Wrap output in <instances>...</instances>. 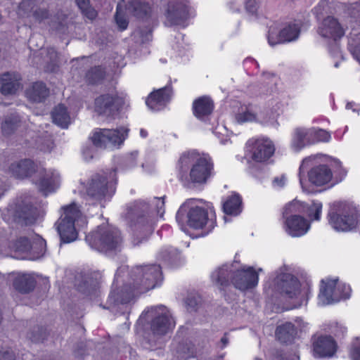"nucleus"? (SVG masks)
Wrapping results in <instances>:
<instances>
[{
  "label": "nucleus",
  "mask_w": 360,
  "mask_h": 360,
  "mask_svg": "<svg viewBox=\"0 0 360 360\" xmlns=\"http://www.w3.org/2000/svg\"><path fill=\"white\" fill-rule=\"evenodd\" d=\"M162 280L160 265L136 266L129 273V281L121 288L112 289L103 308L118 311L129 304L138 293L154 288Z\"/></svg>",
  "instance_id": "f257e3e1"
},
{
  "label": "nucleus",
  "mask_w": 360,
  "mask_h": 360,
  "mask_svg": "<svg viewBox=\"0 0 360 360\" xmlns=\"http://www.w3.org/2000/svg\"><path fill=\"white\" fill-rule=\"evenodd\" d=\"M152 213L150 206L143 200H136L127 205L123 217L132 231L134 245H139L153 233Z\"/></svg>",
  "instance_id": "f03ea898"
},
{
  "label": "nucleus",
  "mask_w": 360,
  "mask_h": 360,
  "mask_svg": "<svg viewBox=\"0 0 360 360\" xmlns=\"http://www.w3.org/2000/svg\"><path fill=\"white\" fill-rule=\"evenodd\" d=\"M276 276L269 282L266 290L268 294H280L288 299H295L297 300L296 307H300L308 300V293L309 288H304L302 294L300 290V283L298 278L288 272L285 266L281 267L275 273Z\"/></svg>",
  "instance_id": "7ed1b4c3"
},
{
  "label": "nucleus",
  "mask_w": 360,
  "mask_h": 360,
  "mask_svg": "<svg viewBox=\"0 0 360 360\" xmlns=\"http://www.w3.org/2000/svg\"><path fill=\"white\" fill-rule=\"evenodd\" d=\"M116 168L110 171L93 174L86 186V193L90 199L98 202L110 198L116 190Z\"/></svg>",
  "instance_id": "20e7f679"
},
{
  "label": "nucleus",
  "mask_w": 360,
  "mask_h": 360,
  "mask_svg": "<svg viewBox=\"0 0 360 360\" xmlns=\"http://www.w3.org/2000/svg\"><path fill=\"white\" fill-rule=\"evenodd\" d=\"M329 224L337 231H349L358 224L356 209L345 202H334L328 213Z\"/></svg>",
  "instance_id": "39448f33"
},
{
  "label": "nucleus",
  "mask_w": 360,
  "mask_h": 360,
  "mask_svg": "<svg viewBox=\"0 0 360 360\" xmlns=\"http://www.w3.org/2000/svg\"><path fill=\"white\" fill-rule=\"evenodd\" d=\"M86 241L92 248L107 252L120 250L122 237L117 229L98 226L96 231L86 236Z\"/></svg>",
  "instance_id": "423d86ee"
},
{
  "label": "nucleus",
  "mask_w": 360,
  "mask_h": 360,
  "mask_svg": "<svg viewBox=\"0 0 360 360\" xmlns=\"http://www.w3.org/2000/svg\"><path fill=\"white\" fill-rule=\"evenodd\" d=\"M176 219L181 225L184 224L186 219V223L190 227L195 229H204L202 236L207 235L215 226V222L208 218L207 210L198 206L188 211L186 205H182L176 213Z\"/></svg>",
  "instance_id": "0eeeda50"
},
{
  "label": "nucleus",
  "mask_w": 360,
  "mask_h": 360,
  "mask_svg": "<svg viewBox=\"0 0 360 360\" xmlns=\"http://www.w3.org/2000/svg\"><path fill=\"white\" fill-rule=\"evenodd\" d=\"M63 213L56 223L58 233L63 243H71L77 238L75 223L82 217V212L76 203L63 207Z\"/></svg>",
  "instance_id": "6e6552de"
},
{
  "label": "nucleus",
  "mask_w": 360,
  "mask_h": 360,
  "mask_svg": "<svg viewBox=\"0 0 360 360\" xmlns=\"http://www.w3.org/2000/svg\"><path fill=\"white\" fill-rule=\"evenodd\" d=\"M141 316L146 319L151 318L150 331L155 338L165 335L175 326L173 318L167 309L163 305L151 307L145 314L143 313Z\"/></svg>",
  "instance_id": "1a4fd4ad"
},
{
  "label": "nucleus",
  "mask_w": 360,
  "mask_h": 360,
  "mask_svg": "<svg viewBox=\"0 0 360 360\" xmlns=\"http://www.w3.org/2000/svg\"><path fill=\"white\" fill-rule=\"evenodd\" d=\"M351 288L345 283H338V279L322 280L319 294V302L322 305L330 304L349 297Z\"/></svg>",
  "instance_id": "9d476101"
},
{
  "label": "nucleus",
  "mask_w": 360,
  "mask_h": 360,
  "mask_svg": "<svg viewBox=\"0 0 360 360\" xmlns=\"http://www.w3.org/2000/svg\"><path fill=\"white\" fill-rule=\"evenodd\" d=\"M129 129L124 127L117 129H97L91 137L93 144L101 148L120 146L127 136Z\"/></svg>",
  "instance_id": "9b49d317"
},
{
  "label": "nucleus",
  "mask_w": 360,
  "mask_h": 360,
  "mask_svg": "<svg viewBox=\"0 0 360 360\" xmlns=\"http://www.w3.org/2000/svg\"><path fill=\"white\" fill-rule=\"evenodd\" d=\"M94 103L98 115L115 118L122 110L125 101L117 94H104L97 97Z\"/></svg>",
  "instance_id": "f8f14e48"
},
{
  "label": "nucleus",
  "mask_w": 360,
  "mask_h": 360,
  "mask_svg": "<svg viewBox=\"0 0 360 360\" xmlns=\"http://www.w3.org/2000/svg\"><path fill=\"white\" fill-rule=\"evenodd\" d=\"M165 24L169 26L180 25L185 27L191 17V8L187 0H169L165 11Z\"/></svg>",
  "instance_id": "ddd939ff"
},
{
  "label": "nucleus",
  "mask_w": 360,
  "mask_h": 360,
  "mask_svg": "<svg viewBox=\"0 0 360 360\" xmlns=\"http://www.w3.org/2000/svg\"><path fill=\"white\" fill-rule=\"evenodd\" d=\"M45 246V240L37 235L33 243H31L28 238L22 236L11 243L9 248L11 252L14 254V257H19L22 254L27 253L30 250L36 252L37 257H41L44 254Z\"/></svg>",
  "instance_id": "4468645a"
},
{
  "label": "nucleus",
  "mask_w": 360,
  "mask_h": 360,
  "mask_svg": "<svg viewBox=\"0 0 360 360\" xmlns=\"http://www.w3.org/2000/svg\"><path fill=\"white\" fill-rule=\"evenodd\" d=\"M236 262V270L232 276V285L241 291L255 288L258 283L259 276L252 266H238Z\"/></svg>",
  "instance_id": "2eb2a0df"
},
{
  "label": "nucleus",
  "mask_w": 360,
  "mask_h": 360,
  "mask_svg": "<svg viewBox=\"0 0 360 360\" xmlns=\"http://www.w3.org/2000/svg\"><path fill=\"white\" fill-rule=\"evenodd\" d=\"M314 356L318 358H330L337 351V345L330 335L315 334L311 337Z\"/></svg>",
  "instance_id": "dca6fc26"
},
{
  "label": "nucleus",
  "mask_w": 360,
  "mask_h": 360,
  "mask_svg": "<svg viewBox=\"0 0 360 360\" xmlns=\"http://www.w3.org/2000/svg\"><path fill=\"white\" fill-rule=\"evenodd\" d=\"M213 171V163L210 158H199L193 164L191 172L190 178L193 183L204 184L211 176Z\"/></svg>",
  "instance_id": "f3484780"
},
{
  "label": "nucleus",
  "mask_w": 360,
  "mask_h": 360,
  "mask_svg": "<svg viewBox=\"0 0 360 360\" xmlns=\"http://www.w3.org/2000/svg\"><path fill=\"white\" fill-rule=\"evenodd\" d=\"M248 143L252 146L250 150L252 159L257 162L266 161L275 151L274 144L268 139L250 140Z\"/></svg>",
  "instance_id": "a211bd4d"
},
{
  "label": "nucleus",
  "mask_w": 360,
  "mask_h": 360,
  "mask_svg": "<svg viewBox=\"0 0 360 360\" xmlns=\"http://www.w3.org/2000/svg\"><path fill=\"white\" fill-rule=\"evenodd\" d=\"M172 89L167 86L153 91L146 99V104L153 110L158 111L163 109L170 101Z\"/></svg>",
  "instance_id": "6ab92c4d"
},
{
  "label": "nucleus",
  "mask_w": 360,
  "mask_h": 360,
  "mask_svg": "<svg viewBox=\"0 0 360 360\" xmlns=\"http://www.w3.org/2000/svg\"><path fill=\"white\" fill-rule=\"evenodd\" d=\"M319 33L323 37L337 41L344 35V30L337 19L328 16L323 20L319 28Z\"/></svg>",
  "instance_id": "aec40b11"
},
{
  "label": "nucleus",
  "mask_w": 360,
  "mask_h": 360,
  "mask_svg": "<svg viewBox=\"0 0 360 360\" xmlns=\"http://www.w3.org/2000/svg\"><path fill=\"white\" fill-rule=\"evenodd\" d=\"M235 270L236 262L223 264L212 272V280L217 285L227 287L232 283V276Z\"/></svg>",
  "instance_id": "412c9836"
},
{
  "label": "nucleus",
  "mask_w": 360,
  "mask_h": 360,
  "mask_svg": "<svg viewBox=\"0 0 360 360\" xmlns=\"http://www.w3.org/2000/svg\"><path fill=\"white\" fill-rule=\"evenodd\" d=\"M40 177L37 183L40 191L45 195L48 193L54 191L58 186L59 176L57 173L51 170L41 169L38 170Z\"/></svg>",
  "instance_id": "4be33fe9"
},
{
  "label": "nucleus",
  "mask_w": 360,
  "mask_h": 360,
  "mask_svg": "<svg viewBox=\"0 0 360 360\" xmlns=\"http://www.w3.org/2000/svg\"><path fill=\"white\" fill-rule=\"evenodd\" d=\"M332 176L331 169L326 165L315 166L308 172L309 182L316 186L328 184L331 180Z\"/></svg>",
  "instance_id": "5701e85b"
},
{
  "label": "nucleus",
  "mask_w": 360,
  "mask_h": 360,
  "mask_svg": "<svg viewBox=\"0 0 360 360\" xmlns=\"http://www.w3.org/2000/svg\"><path fill=\"white\" fill-rule=\"evenodd\" d=\"M285 231L293 237H298L305 234L309 229L308 221L302 216L288 217L285 220Z\"/></svg>",
  "instance_id": "b1692460"
},
{
  "label": "nucleus",
  "mask_w": 360,
  "mask_h": 360,
  "mask_svg": "<svg viewBox=\"0 0 360 360\" xmlns=\"http://www.w3.org/2000/svg\"><path fill=\"white\" fill-rule=\"evenodd\" d=\"M21 77L16 72H6L0 76L1 92L2 94H15L20 87Z\"/></svg>",
  "instance_id": "393cba45"
},
{
  "label": "nucleus",
  "mask_w": 360,
  "mask_h": 360,
  "mask_svg": "<svg viewBox=\"0 0 360 360\" xmlns=\"http://www.w3.org/2000/svg\"><path fill=\"white\" fill-rule=\"evenodd\" d=\"M9 170L15 177L24 179L31 176L36 171V165L32 160L24 159L12 163L9 167Z\"/></svg>",
  "instance_id": "a878e982"
},
{
  "label": "nucleus",
  "mask_w": 360,
  "mask_h": 360,
  "mask_svg": "<svg viewBox=\"0 0 360 360\" xmlns=\"http://www.w3.org/2000/svg\"><path fill=\"white\" fill-rule=\"evenodd\" d=\"M75 285L77 290L83 294L91 297L98 290V282L89 274H80L76 278Z\"/></svg>",
  "instance_id": "bb28decb"
},
{
  "label": "nucleus",
  "mask_w": 360,
  "mask_h": 360,
  "mask_svg": "<svg viewBox=\"0 0 360 360\" xmlns=\"http://www.w3.org/2000/svg\"><path fill=\"white\" fill-rule=\"evenodd\" d=\"M299 34L300 27L295 24H290L279 32L276 40H272L271 35L269 34L267 37L268 42L269 45L274 46L280 43L295 40L298 38Z\"/></svg>",
  "instance_id": "cd10ccee"
},
{
  "label": "nucleus",
  "mask_w": 360,
  "mask_h": 360,
  "mask_svg": "<svg viewBox=\"0 0 360 360\" xmlns=\"http://www.w3.org/2000/svg\"><path fill=\"white\" fill-rule=\"evenodd\" d=\"M35 278L29 274H22L16 276L13 281L15 290L21 294H27L33 291L36 286Z\"/></svg>",
  "instance_id": "c85d7f7f"
},
{
  "label": "nucleus",
  "mask_w": 360,
  "mask_h": 360,
  "mask_svg": "<svg viewBox=\"0 0 360 360\" xmlns=\"http://www.w3.org/2000/svg\"><path fill=\"white\" fill-rule=\"evenodd\" d=\"M310 144H311L310 129L302 127L295 129L291 141L292 148L297 152Z\"/></svg>",
  "instance_id": "c756f323"
},
{
  "label": "nucleus",
  "mask_w": 360,
  "mask_h": 360,
  "mask_svg": "<svg viewBox=\"0 0 360 360\" xmlns=\"http://www.w3.org/2000/svg\"><path fill=\"white\" fill-rule=\"evenodd\" d=\"M193 108L198 119L205 120L212 112L214 103L210 98L203 96L194 101Z\"/></svg>",
  "instance_id": "7c9ffc66"
},
{
  "label": "nucleus",
  "mask_w": 360,
  "mask_h": 360,
  "mask_svg": "<svg viewBox=\"0 0 360 360\" xmlns=\"http://www.w3.org/2000/svg\"><path fill=\"white\" fill-rule=\"evenodd\" d=\"M26 96L32 102L44 101L49 94V90L44 83L37 82L26 89Z\"/></svg>",
  "instance_id": "2f4dec72"
},
{
  "label": "nucleus",
  "mask_w": 360,
  "mask_h": 360,
  "mask_svg": "<svg viewBox=\"0 0 360 360\" xmlns=\"http://www.w3.org/2000/svg\"><path fill=\"white\" fill-rule=\"evenodd\" d=\"M127 9L137 18L146 20L149 18L151 13L149 4L142 0H131Z\"/></svg>",
  "instance_id": "473e14b6"
},
{
  "label": "nucleus",
  "mask_w": 360,
  "mask_h": 360,
  "mask_svg": "<svg viewBox=\"0 0 360 360\" xmlns=\"http://www.w3.org/2000/svg\"><path fill=\"white\" fill-rule=\"evenodd\" d=\"M276 335L281 342L291 343L297 335V329L294 324L290 322H286L277 327Z\"/></svg>",
  "instance_id": "72a5a7b5"
},
{
  "label": "nucleus",
  "mask_w": 360,
  "mask_h": 360,
  "mask_svg": "<svg viewBox=\"0 0 360 360\" xmlns=\"http://www.w3.org/2000/svg\"><path fill=\"white\" fill-rule=\"evenodd\" d=\"M53 122L61 128H68L70 123V117L67 108L59 104L54 108L51 112Z\"/></svg>",
  "instance_id": "f704fd0d"
},
{
  "label": "nucleus",
  "mask_w": 360,
  "mask_h": 360,
  "mask_svg": "<svg viewBox=\"0 0 360 360\" xmlns=\"http://www.w3.org/2000/svg\"><path fill=\"white\" fill-rule=\"evenodd\" d=\"M224 212L229 215L237 216L242 212V198L238 193L229 196L223 204Z\"/></svg>",
  "instance_id": "c9c22d12"
},
{
  "label": "nucleus",
  "mask_w": 360,
  "mask_h": 360,
  "mask_svg": "<svg viewBox=\"0 0 360 360\" xmlns=\"http://www.w3.org/2000/svg\"><path fill=\"white\" fill-rule=\"evenodd\" d=\"M303 212H304V203L292 201L284 207L283 218L286 220L288 217L293 218L294 216H300Z\"/></svg>",
  "instance_id": "e433bc0d"
},
{
  "label": "nucleus",
  "mask_w": 360,
  "mask_h": 360,
  "mask_svg": "<svg viewBox=\"0 0 360 360\" xmlns=\"http://www.w3.org/2000/svg\"><path fill=\"white\" fill-rule=\"evenodd\" d=\"M20 122V116L17 114H11L7 116L2 123L1 129L3 133L5 135L11 134L18 128Z\"/></svg>",
  "instance_id": "4c0bfd02"
},
{
  "label": "nucleus",
  "mask_w": 360,
  "mask_h": 360,
  "mask_svg": "<svg viewBox=\"0 0 360 360\" xmlns=\"http://www.w3.org/2000/svg\"><path fill=\"white\" fill-rule=\"evenodd\" d=\"M105 77V71L101 66L90 68L86 73L85 79L90 84L100 83Z\"/></svg>",
  "instance_id": "58836bf2"
},
{
  "label": "nucleus",
  "mask_w": 360,
  "mask_h": 360,
  "mask_svg": "<svg viewBox=\"0 0 360 360\" xmlns=\"http://www.w3.org/2000/svg\"><path fill=\"white\" fill-rule=\"evenodd\" d=\"M37 4L34 0H22L18 8V15L21 18L32 16Z\"/></svg>",
  "instance_id": "ea45409f"
},
{
  "label": "nucleus",
  "mask_w": 360,
  "mask_h": 360,
  "mask_svg": "<svg viewBox=\"0 0 360 360\" xmlns=\"http://www.w3.org/2000/svg\"><path fill=\"white\" fill-rule=\"evenodd\" d=\"M133 37L137 42L143 44L150 41L152 39V28L149 25L139 27L134 32Z\"/></svg>",
  "instance_id": "a19ab883"
},
{
  "label": "nucleus",
  "mask_w": 360,
  "mask_h": 360,
  "mask_svg": "<svg viewBox=\"0 0 360 360\" xmlns=\"http://www.w3.org/2000/svg\"><path fill=\"white\" fill-rule=\"evenodd\" d=\"M47 337L46 328L34 326L30 331L27 333V338L33 342H40L44 341Z\"/></svg>",
  "instance_id": "79ce46f5"
},
{
  "label": "nucleus",
  "mask_w": 360,
  "mask_h": 360,
  "mask_svg": "<svg viewBox=\"0 0 360 360\" xmlns=\"http://www.w3.org/2000/svg\"><path fill=\"white\" fill-rule=\"evenodd\" d=\"M322 210V204L319 202H313L311 205L304 204V212L311 220H319Z\"/></svg>",
  "instance_id": "37998d69"
},
{
  "label": "nucleus",
  "mask_w": 360,
  "mask_h": 360,
  "mask_svg": "<svg viewBox=\"0 0 360 360\" xmlns=\"http://www.w3.org/2000/svg\"><path fill=\"white\" fill-rule=\"evenodd\" d=\"M75 1L83 15L87 18L90 20L96 18L97 12L91 6L89 0H75Z\"/></svg>",
  "instance_id": "c03bdc74"
},
{
  "label": "nucleus",
  "mask_w": 360,
  "mask_h": 360,
  "mask_svg": "<svg viewBox=\"0 0 360 360\" xmlns=\"http://www.w3.org/2000/svg\"><path fill=\"white\" fill-rule=\"evenodd\" d=\"M202 298L196 293H190L187 295L185 300V304L187 309L192 312L196 311L198 307L201 305Z\"/></svg>",
  "instance_id": "a18cd8bd"
},
{
  "label": "nucleus",
  "mask_w": 360,
  "mask_h": 360,
  "mask_svg": "<svg viewBox=\"0 0 360 360\" xmlns=\"http://www.w3.org/2000/svg\"><path fill=\"white\" fill-rule=\"evenodd\" d=\"M311 144L316 142H328L330 139V134L321 129L310 128Z\"/></svg>",
  "instance_id": "49530a36"
},
{
  "label": "nucleus",
  "mask_w": 360,
  "mask_h": 360,
  "mask_svg": "<svg viewBox=\"0 0 360 360\" xmlns=\"http://www.w3.org/2000/svg\"><path fill=\"white\" fill-rule=\"evenodd\" d=\"M49 15V11L47 8L37 5L31 17H32L36 22L40 23L44 20L48 19Z\"/></svg>",
  "instance_id": "de8ad7c7"
},
{
  "label": "nucleus",
  "mask_w": 360,
  "mask_h": 360,
  "mask_svg": "<svg viewBox=\"0 0 360 360\" xmlns=\"http://www.w3.org/2000/svg\"><path fill=\"white\" fill-rule=\"evenodd\" d=\"M236 120L238 123L257 120V115L252 112L249 110H246L245 111L236 114Z\"/></svg>",
  "instance_id": "09e8293b"
},
{
  "label": "nucleus",
  "mask_w": 360,
  "mask_h": 360,
  "mask_svg": "<svg viewBox=\"0 0 360 360\" xmlns=\"http://www.w3.org/2000/svg\"><path fill=\"white\" fill-rule=\"evenodd\" d=\"M115 18L120 30H124L127 29L128 26V21L124 15L121 13L119 5L117 7V12L115 15Z\"/></svg>",
  "instance_id": "8fccbe9b"
},
{
  "label": "nucleus",
  "mask_w": 360,
  "mask_h": 360,
  "mask_svg": "<svg viewBox=\"0 0 360 360\" xmlns=\"http://www.w3.org/2000/svg\"><path fill=\"white\" fill-rule=\"evenodd\" d=\"M350 356L352 360H360V338H356L352 343Z\"/></svg>",
  "instance_id": "3c124183"
},
{
  "label": "nucleus",
  "mask_w": 360,
  "mask_h": 360,
  "mask_svg": "<svg viewBox=\"0 0 360 360\" xmlns=\"http://www.w3.org/2000/svg\"><path fill=\"white\" fill-rule=\"evenodd\" d=\"M176 352L179 354V355L182 358L189 357L193 354V351L191 348L187 343L180 342L176 347Z\"/></svg>",
  "instance_id": "603ef678"
},
{
  "label": "nucleus",
  "mask_w": 360,
  "mask_h": 360,
  "mask_svg": "<svg viewBox=\"0 0 360 360\" xmlns=\"http://www.w3.org/2000/svg\"><path fill=\"white\" fill-rule=\"evenodd\" d=\"M349 49L353 57L360 63V41L357 43L349 41Z\"/></svg>",
  "instance_id": "864d4df0"
},
{
  "label": "nucleus",
  "mask_w": 360,
  "mask_h": 360,
  "mask_svg": "<svg viewBox=\"0 0 360 360\" xmlns=\"http://www.w3.org/2000/svg\"><path fill=\"white\" fill-rule=\"evenodd\" d=\"M153 203L155 206V211L160 217H162L165 213V200L164 197L155 198Z\"/></svg>",
  "instance_id": "5fc2aeb1"
},
{
  "label": "nucleus",
  "mask_w": 360,
  "mask_h": 360,
  "mask_svg": "<svg viewBox=\"0 0 360 360\" xmlns=\"http://www.w3.org/2000/svg\"><path fill=\"white\" fill-rule=\"evenodd\" d=\"M49 25L51 30L59 33H65L67 30L66 25L61 21L52 20Z\"/></svg>",
  "instance_id": "6e6d98bb"
},
{
  "label": "nucleus",
  "mask_w": 360,
  "mask_h": 360,
  "mask_svg": "<svg viewBox=\"0 0 360 360\" xmlns=\"http://www.w3.org/2000/svg\"><path fill=\"white\" fill-rule=\"evenodd\" d=\"M192 157L189 153H184L179 160V166L180 170H182L184 167H188L191 163Z\"/></svg>",
  "instance_id": "4d7b16f0"
},
{
  "label": "nucleus",
  "mask_w": 360,
  "mask_h": 360,
  "mask_svg": "<svg viewBox=\"0 0 360 360\" xmlns=\"http://www.w3.org/2000/svg\"><path fill=\"white\" fill-rule=\"evenodd\" d=\"M246 11L251 13L255 14L257 11V3L256 0H248L245 4Z\"/></svg>",
  "instance_id": "13d9d810"
},
{
  "label": "nucleus",
  "mask_w": 360,
  "mask_h": 360,
  "mask_svg": "<svg viewBox=\"0 0 360 360\" xmlns=\"http://www.w3.org/2000/svg\"><path fill=\"white\" fill-rule=\"evenodd\" d=\"M330 52L333 56H340L342 59H343V56H342L340 51V47L339 44L337 42V41L333 40V44L331 46H330L329 48Z\"/></svg>",
  "instance_id": "bf43d9fd"
},
{
  "label": "nucleus",
  "mask_w": 360,
  "mask_h": 360,
  "mask_svg": "<svg viewBox=\"0 0 360 360\" xmlns=\"http://www.w3.org/2000/svg\"><path fill=\"white\" fill-rule=\"evenodd\" d=\"M0 360H15V355L8 350L0 352Z\"/></svg>",
  "instance_id": "052dcab7"
},
{
  "label": "nucleus",
  "mask_w": 360,
  "mask_h": 360,
  "mask_svg": "<svg viewBox=\"0 0 360 360\" xmlns=\"http://www.w3.org/2000/svg\"><path fill=\"white\" fill-rule=\"evenodd\" d=\"M19 212H20V207L16 210V214H18V217L20 219H22L25 222H27L30 216V208L26 207V210L22 211V214H20Z\"/></svg>",
  "instance_id": "680f3d73"
},
{
  "label": "nucleus",
  "mask_w": 360,
  "mask_h": 360,
  "mask_svg": "<svg viewBox=\"0 0 360 360\" xmlns=\"http://www.w3.org/2000/svg\"><path fill=\"white\" fill-rule=\"evenodd\" d=\"M285 178L284 176L275 177L273 180V184L276 186L283 187L285 184Z\"/></svg>",
  "instance_id": "e2e57ef3"
},
{
  "label": "nucleus",
  "mask_w": 360,
  "mask_h": 360,
  "mask_svg": "<svg viewBox=\"0 0 360 360\" xmlns=\"http://www.w3.org/2000/svg\"><path fill=\"white\" fill-rule=\"evenodd\" d=\"M47 54L49 56L51 62L55 63L56 61L58 53L53 48H48Z\"/></svg>",
  "instance_id": "0e129e2a"
},
{
  "label": "nucleus",
  "mask_w": 360,
  "mask_h": 360,
  "mask_svg": "<svg viewBox=\"0 0 360 360\" xmlns=\"http://www.w3.org/2000/svg\"><path fill=\"white\" fill-rule=\"evenodd\" d=\"M269 112H262L259 115V121L263 124H267L271 122L270 117L268 116Z\"/></svg>",
  "instance_id": "69168bd1"
},
{
  "label": "nucleus",
  "mask_w": 360,
  "mask_h": 360,
  "mask_svg": "<svg viewBox=\"0 0 360 360\" xmlns=\"http://www.w3.org/2000/svg\"><path fill=\"white\" fill-rule=\"evenodd\" d=\"M137 155H138V152H136V151L133 152L130 154V156L129 157V160L131 161V162L129 163L130 166H133L136 164L135 160L137 157Z\"/></svg>",
  "instance_id": "338daca9"
},
{
  "label": "nucleus",
  "mask_w": 360,
  "mask_h": 360,
  "mask_svg": "<svg viewBox=\"0 0 360 360\" xmlns=\"http://www.w3.org/2000/svg\"><path fill=\"white\" fill-rule=\"evenodd\" d=\"M221 342L222 343V348L228 345L229 338H227L226 334H224V335L221 338Z\"/></svg>",
  "instance_id": "774afa93"
}]
</instances>
